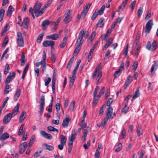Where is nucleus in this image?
<instances>
[{
	"mask_svg": "<svg viewBox=\"0 0 158 158\" xmlns=\"http://www.w3.org/2000/svg\"><path fill=\"white\" fill-rule=\"evenodd\" d=\"M112 108L111 106H109L107 110L106 116V119L107 120L109 119L112 118L111 116L112 114Z\"/></svg>",
	"mask_w": 158,
	"mask_h": 158,
	"instance_id": "12",
	"label": "nucleus"
},
{
	"mask_svg": "<svg viewBox=\"0 0 158 158\" xmlns=\"http://www.w3.org/2000/svg\"><path fill=\"white\" fill-rule=\"evenodd\" d=\"M67 140V138L66 137L63 135H60V142L62 144H64L65 145L66 143V141Z\"/></svg>",
	"mask_w": 158,
	"mask_h": 158,
	"instance_id": "29",
	"label": "nucleus"
},
{
	"mask_svg": "<svg viewBox=\"0 0 158 158\" xmlns=\"http://www.w3.org/2000/svg\"><path fill=\"white\" fill-rule=\"evenodd\" d=\"M102 75V73L101 71H98V72H94L92 74V78L95 80L96 81V84L98 85L99 80L101 78Z\"/></svg>",
	"mask_w": 158,
	"mask_h": 158,
	"instance_id": "4",
	"label": "nucleus"
},
{
	"mask_svg": "<svg viewBox=\"0 0 158 158\" xmlns=\"http://www.w3.org/2000/svg\"><path fill=\"white\" fill-rule=\"evenodd\" d=\"M44 95H42L40 99V115H42L45 106Z\"/></svg>",
	"mask_w": 158,
	"mask_h": 158,
	"instance_id": "7",
	"label": "nucleus"
},
{
	"mask_svg": "<svg viewBox=\"0 0 158 158\" xmlns=\"http://www.w3.org/2000/svg\"><path fill=\"white\" fill-rule=\"evenodd\" d=\"M91 5V4L88 3L85 6L83 9L81 15H78L77 17V19H79V20L80 18H82V19L84 18L90 8Z\"/></svg>",
	"mask_w": 158,
	"mask_h": 158,
	"instance_id": "3",
	"label": "nucleus"
},
{
	"mask_svg": "<svg viewBox=\"0 0 158 158\" xmlns=\"http://www.w3.org/2000/svg\"><path fill=\"white\" fill-rule=\"evenodd\" d=\"M26 112L24 111H23L22 112L19 117V122L20 123H21L23 121L26 117Z\"/></svg>",
	"mask_w": 158,
	"mask_h": 158,
	"instance_id": "24",
	"label": "nucleus"
},
{
	"mask_svg": "<svg viewBox=\"0 0 158 158\" xmlns=\"http://www.w3.org/2000/svg\"><path fill=\"white\" fill-rule=\"evenodd\" d=\"M143 12V8L140 7L137 11L138 16L139 18H140L141 17V15Z\"/></svg>",
	"mask_w": 158,
	"mask_h": 158,
	"instance_id": "53",
	"label": "nucleus"
},
{
	"mask_svg": "<svg viewBox=\"0 0 158 158\" xmlns=\"http://www.w3.org/2000/svg\"><path fill=\"white\" fill-rule=\"evenodd\" d=\"M126 4L125 2H123L118 7L117 11L118 12H119L120 10H123Z\"/></svg>",
	"mask_w": 158,
	"mask_h": 158,
	"instance_id": "35",
	"label": "nucleus"
},
{
	"mask_svg": "<svg viewBox=\"0 0 158 158\" xmlns=\"http://www.w3.org/2000/svg\"><path fill=\"white\" fill-rule=\"evenodd\" d=\"M69 118L66 117L63 120L62 126L64 128L67 127L69 125Z\"/></svg>",
	"mask_w": 158,
	"mask_h": 158,
	"instance_id": "22",
	"label": "nucleus"
},
{
	"mask_svg": "<svg viewBox=\"0 0 158 158\" xmlns=\"http://www.w3.org/2000/svg\"><path fill=\"white\" fill-rule=\"evenodd\" d=\"M48 7V6L45 4L43 8H42L41 10L39 12V14H40L39 15H41L44 12V11L46 10L47 8Z\"/></svg>",
	"mask_w": 158,
	"mask_h": 158,
	"instance_id": "52",
	"label": "nucleus"
},
{
	"mask_svg": "<svg viewBox=\"0 0 158 158\" xmlns=\"http://www.w3.org/2000/svg\"><path fill=\"white\" fill-rule=\"evenodd\" d=\"M153 25L152 19L149 20L147 23L145 27V32L147 35L151 29Z\"/></svg>",
	"mask_w": 158,
	"mask_h": 158,
	"instance_id": "6",
	"label": "nucleus"
},
{
	"mask_svg": "<svg viewBox=\"0 0 158 158\" xmlns=\"http://www.w3.org/2000/svg\"><path fill=\"white\" fill-rule=\"evenodd\" d=\"M157 45L156 41L154 40L151 45V51H154L156 50L157 48Z\"/></svg>",
	"mask_w": 158,
	"mask_h": 158,
	"instance_id": "45",
	"label": "nucleus"
},
{
	"mask_svg": "<svg viewBox=\"0 0 158 158\" xmlns=\"http://www.w3.org/2000/svg\"><path fill=\"white\" fill-rule=\"evenodd\" d=\"M136 2V1L135 0L133 2H132L130 5V7L131 8V10L133 11L134 9V7L135 6V3Z\"/></svg>",
	"mask_w": 158,
	"mask_h": 158,
	"instance_id": "56",
	"label": "nucleus"
},
{
	"mask_svg": "<svg viewBox=\"0 0 158 158\" xmlns=\"http://www.w3.org/2000/svg\"><path fill=\"white\" fill-rule=\"evenodd\" d=\"M51 58L53 63L55 62L56 60V58L54 54L52 52L51 53Z\"/></svg>",
	"mask_w": 158,
	"mask_h": 158,
	"instance_id": "59",
	"label": "nucleus"
},
{
	"mask_svg": "<svg viewBox=\"0 0 158 158\" xmlns=\"http://www.w3.org/2000/svg\"><path fill=\"white\" fill-rule=\"evenodd\" d=\"M122 144L120 143H119L118 144V147L117 148H116L115 150L116 152H119L120 150H121L122 149Z\"/></svg>",
	"mask_w": 158,
	"mask_h": 158,
	"instance_id": "55",
	"label": "nucleus"
},
{
	"mask_svg": "<svg viewBox=\"0 0 158 158\" xmlns=\"http://www.w3.org/2000/svg\"><path fill=\"white\" fill-rule=\"evenodd\" d=\"M24 127V125L22 124L21 125L18 131V135H20L23 134L24 131V130L23 129Z\"/></svg>",
	"mask_w": 158,
	"mask_h": 158,
	"instance_id": "41",
	"label": "nucleus"
},
{
	"mask_svg": "<svg viewBox=\"0 0 158 158\" xmlns=\"http://www.w3.org/2000/svg\"><path fill=\"white\" fill-rule=\"evenodd\" d=\"M60 36V35H58L57 34H54L51 35H47L46 37L47 39H51L53 40H56L59 38Z\"/></svg>",
	"mask_w": 158,
	"mask_h": 158,
	"instance_id": "16",
	"label": "nucleus"
},
{
	"mask_svg": "<svg viewBox=\"0 0 158 158\" xmlns=\"http://www.w3.org/2000/svg\"><path fill=\"white\" fill-rule=\"evenodd\" d=\"M139 88H138L137 89L136 91L135 92V94L133 97L131 101H132L134 100V99L139 97Z\"/></svg>",
	"mask_w": 158,
	"mask_h": 158,
	"instance_id": "34",
	"label": "nucleus"
},
{
	"mask_svg": "<svg viewBox=\"0 0 158 158\" xmlns=\"http://www.w3.org/2000/svg\"><path fill=\"white\" fill-rule=\"evenodd\" d=\"M127 104H126L125 106L121 110V112L122 113H124L125 114H126L129 108V107L128 106H127Z\"/></svg>",
	"mask_w": 158,
	"mask_h": 158,
	"instance_id": "50",
	"label": "nucleus"
},
{
	"mask_svg": "<svg viewBox=\"0 0 158 158\" xmlns=\"http://www.w3.org/2000/svg\"><path fill=\"white\" fill-rule=\"evenodd\" d=\"M74 57L73 56L72 57L70 60L66 68L68 69L70 71V68L71 67L72 64L74 61Z\"/></svg>",
	"mask_w": 158,
	"mask_h": 158,
	"instance_id": "28",
	"label": "nucleus"
},
{
	"mask_svg": "<svg viewBox=\"0 0 158 158\" xmlns=\"http://www.w3.org/2000/svg\"><path fill=\"white\" fill-rule=\"evenodd\" d=\"M5 13V10L2 9L0 10V22L2 20Z\"/></svg>",
	"mask_w": 158,
	"mask_h": 158,
	"instance_id": "43",
	"label": "nucleus"
},
{
	"mask_svg": "<svg viewBox=\"0 0 158 158\" xmlns=\"http://www.w3.org/2000/svg\"><path fill=\"white\" fill-rule=\"evenodd\" d=\"M44 34V32H43L39 34L38 36L36 41L37 42L40 43L42 40L43 36Z\"/></svg>",
	"mask_w": 158,
	"mask_h": 158,
	"instance_id": "38",
	"label": "nucleus"
},
{
	"mask_svg": "<svg viewBox=\"0 0 158 158\" xmlns=\"http://www.w3.org/2000/svg\"><path fill=\"white\" fill-rule=\"evenodd\" d=\"M35 135H33L32 136L28 143V145L30 147H31L33 143L35 141Z\"/></svg>",
	"mask_w": 158,
	"mask_h": 158,
	"instance_id": "42",
	"label": "nucleus"
},
{
	"mask_svg": "<svg viewBox=\"0 0 158 158\" xmlns=\"http://www.w3.org/2000/svg\"><path fill=\"white\" fill-rule=\"evenodd\" d=\"M43 147L44 149L48 150L50 151H52L54 149V148L52 146L46 143L43 144Z\"/></svg>",
	"mask_w": 158,
	"mask_h": 158,
	"instance_id": "26",
	"label": "nucleus"
},
{
	"mask_svg": "<svg viewBox=\"0 0 158 158\" xmlns=\"http://www.w3.org/2000/svg\"><path fill=\"white\" fill-rule=\"evenodd\" d=\"M41 135L44 137L49 139H52V136L49 134L47 133L44 131H40Z\"/></svg>",
	"mask_w": 158,
	"mask_h": 158,
	"instance_id": "15",
	"label": "nucleus"
},
{
	"mask_svg": "<svg viewBox=\"0 0 158 158\" xmlns=\"http://www.w3.org/2000/svg\"><path fill=\"white\" fill-rule=\"evenodd\" d=\"M154 64L152 65L151 72L152 73H154V71H155L156 68L158 67V62L157 61H154Z\"/></svg>",
	"mask_w": 158,
	"mask_h": 158,
	"instance_id": "21",
	"label": "nucleus"
},
{
	"mask_svg": "<svg viewBox=\"0 0 158 158\" xmlns=\"http://www.w3.org/2000/svg\"><path fill=\"white\" fill-rule=\"evenodd\" d=\"M16 42L18 46L20 47H23L24 46L23 38L22 33L20 31L17 32Z\"/></svg>",
	"mask_w": 158,
	"mask_h": 158,
	"instance_id": "2",
	"label": "nucleus"
},
{
	"mask_svg": "<svg viewBox=\"0 0 158 158\" xmlns=\"http://www.w3.org/2000/svg\"><path fill=\"white\" fill-rule=\"evenodd\" d=\"M12 89L10 85L8 84L6 86L4 91V94H6L12 91Z\"/></svg>",
	"mask_w": 158,
	"mask_h": 158,
	"instance_id": "25",
	"label": "nucleus"
},
{
	"mask_svg": "<svg viewBox=\"0 0 158 158\" xmlns=\"http://www.w3.org/2000/svg\"><path fill=\"white\" fill-rule=\"evenodd\" d=\"M10 69V67L9 64L7 63L5 66L4 73V74L6 75L9 72V70Z\"/></svg>",
	"mask_w": 158,
	"mask_h": 158,
	"instance_id": "49",
	"label": "nucleus"
},
{
	"mask_svg": "<svg viewBox=\"0 0 158 158\" xmlns=\"http://www.w3.org/2000/svg\"><path fill=\"white\" fill-rule=\"evenodd\" d=\"M29 19L27 17L25 18L23 21V23L25 25L24 28L25 29H27L28 27V25L29 23Z\"/></svg>",
	"mask_w": 158,
	"mask_h": 158,
	"instance_id": "33",
	"label": "nucleus"
},
{
	"mask_svg": "<svg viewBox=\"0 0 158 158\" xmlns=\"http://www.w3.org/2000/svg\"><path fill=\"white\" fill-rule=\"evenodd\" d=\"M55 44V42L52 40L45 41L43 43V45L44 47H52Z\"/></svg>",
	"mask_w": 158,
	"mask_h": 158,
	"instance_id": "14",
	"label": "nucleus"
},
{
	"mask_svg": "<svg viewBox=\"0 0 158 158\" xmlns=\"http://www.w3.org/2000/svg\"><path fill=\"white\" fill-rule=\"evenodd\" d=\"M14 8L12 6H10L9 7L7 11V15L8 17L10 16L12 14V11L14 10Z\"/></svg>",
	"mask_w": 158,
	"mask_h": 158,
	"instance_id": "30",
	"label": "nucleus"
},
{
	"mask_svg": "<svg viewBox=\"0 0 158 158\" xmlns=\"http://www.w3.org/2000/svg\"><path fill=\"white\" fill-rule=\"evenodd\" d=\"M68 38L65 36L63 39L61 43L60 44V46L61 48H63L66 44Z\"/></svg>",
	"mask_w": 158,
	"mask_h": 158,
	"instance_id": "32",
	"label": "nucleus"
},
{
	"mask_svg": "<svg viewBox=\"0 0 158 158\" xmlns=\"http://www.w3.org/2000/svg\"><path fill=\"white\" fill-rule=\"evenodd\" d=\"M137 132V135L139 136L142 134V131L141 130V127L139 125H138Z\"/></svg>",
	"mask_w": 158,
	"mask_h": 158,
	"instance_id": "47",
	"label": "nucleus"
},
{
	"mask_svg": "<svg viewBox=\"0 0 158 158\" xmlns=\"http://www.w3.org/2000/svg\"><path fill=\"white\" fill-rule=\"evenodd\" d=\"M131 81V77L129 76L128 77L127 79L126 80L125 84L124 85V87L125 89H126L127 87L129 86Z\"/></svg>",
	"mask_w": 158,
	"mask_h": 158,
	"instance_id": "23",
	"label": "nucleus"
},
{
	"mask_svg": "<svg viewBox=\"0 0 158 158\" xmlns=\"http://www.w3.org/2000/svg\"><path fill=\"white\" fill-rule=\"evenodd\" d=\"M84 32V30L82 29L79 33L75 45L76 48L74 52V55L75 56H76L80 50L81 46L83 42V40L82 39Z\"/></svg>",
	"mask_w": 158,
	"mask_h": 158,
	"instance_id": "1",
	"label": "nucleus"
},
{
	"mask_svg": "<svg viewBox=\"0 0 158 158\" xmlns=\"http://www.w3.org/2000/svg\"><path fill=\"white\" fill-rule=\"evenodd\" d=\"M50 24V22L48 19H45L44 20L42 23L41 26L42 29L44 30H45L47 29V27Z\"/></svg>",
	"mask_w": 158,
	"mask_h": 158,
	"instance_id": "18",
	"label": "nucleus"
},
{
	"mask_svg": "<svg viewBox=\"0 0 158 158\" xmlns=\"http://www.w3.org/2000/svg\"><path fill=\"white\" fill-rule=\"evenodd\" d=\"M12 117L13 116H12L11 113L7 114L4 117L3 120V123L6 124L8 123Z\"/></svg>",
	"mask_w": 158,
	"mask_h": 158,
	"instance_id": "10",
	"label": "nucleus"
},
{
	"mask_svg": "<svg viewBox=\"0 0 158 158\" xmlns=\"http://www.w3.org/2000/svg\"><path fill=\"white\" fill-rule=\"evenodd\" d=\"M104 19L103 18H101L96 26L95 29H97L98 26L101 28L103 27L104 26Z\"/></svg>",
	"mask_w": 158,
	"mask_h": 158,
	"instance_id": "20",
	"label": "nucleus"
},
{
	"mask_svg": "<svg viewBox=\"0 0 158 158\" xmlns=\"http://www.w3.org/2000/svg\"><path fill=\"white\" fill-rule=\"evenodd\" d=\"M76 75H75L74 73L72 75V77H70V80L69 81L70 82L74 83L76 78Z\"/></svg>",
	"mask_w": 158,
	"mask_h": 158,
	"instance_id": "57",
	"label": "nucleus"
},
{
	"mask_svg": "<svg viewBox=\"0 0 158 158\" xmlns=\"http://www.w3.org/2000/svg\"><path fill=\"white\" fill-rule=\"evenodd\" d=\"M21 93V90L20 89H18L17 90L14 96V100L16 101L17 100L18 98L19 97Z\"/></svg>",
	"mask_w": 158,
	"mask_h": 158,
	"instance_id": "27",
	"label": "nucleus"
},
{
	"mask_svg": "<svg viewBox=\"0 0 158 158\" xmlns=\"http://www.w3.org/2000/svg\"><path fill=\"white\" fill-rule=\"evenodd\" d=\"M43 56L42 57V60L40 62H36L35 63V65L37 67L39 66L40 65L42 64V65L45 63L46 61V55L45 51H44L43 52Z\"/></svg>",
	"mask_w": 158,
	"mask_h": 158,
	"instance_id": "9",
	"label": "nucleus"
},
{
	"mask_svg": "<svg viewBox=\"0 0 158 158\" xmlns=\"http://www.w3.org/2000/svg\"><path fill=\"white\" fill-rule=\"evenodd\" d=\"M124 64L123 62L119 66V67L118 70L116 71L117 72H118V73H121L122 71H123L124 69Z\"/></svg>",
	"mask_w": 158,
	"mask_h": 158,
	"instance_id": "46",
	"label": "nucleus"
},
{
	"mask_svg": "<svg viewBox=\"0 0 158 158\" xmlns=\"http://www.w3.org/2000/svg\"><path fill=\"white\" fill-rule=\"evenodd\" d=\"M100 155V152H99L98 149L96 150L94 156L95 157L97 158H99Z\"/></svg>",
	"mask_w": 158,
	"mask_h": 158,
	"instance_id": "64",
	"label": "nucleus"
},
{
	"mask_svg": "<svg viewBox=\"0 0 158 158\" xmlns=\"http://www.w3.org/2000/svg\"><path fill=\"white\" fill-rule=\"evenodd\" d=\"M9 137V134L6 132H5L1 136L0 139L2 141H4L8 138Z\"/></svg>",
	"mask_w": 158,
	"mask_h": 158,
	"instance_id": "31",
	"label": "nucleus"
},
{
	"mask_svg": "<svg viewBox=\"0 0 158 158\" xmlns=\"http://www.w3.org/2000/svg\"><path fill=\"white\" fill-rule=\"evenodd\" d=\"M42 4L40 2H37L35 4L34 7V13L35 14V16L37 17H39L40 16L39 15V12H40L39 10H40Z\"/></svg>",
	"mask_w": 158,
	"mask_h": 158,
	"instance_id": "5",
	"label": "nucleus"
},
{
	"mask_svg": "<svg viewBox=\"0 0 158 158\" xmlns=\"http://www.w3.org/2000/svg\"><path fill=\"white\" fill-rule=\"evenodd\" d=\"M146 47L148 50L151 51V43L150 41L148 42Z\"/></svg>",
	"mask_w": 158,
	"mask_h": 158,
	"instance_id": "63",
	"label": "nucleus"
},
{
	"mask_svg": "<svg viewBox=\"0 0 158 158\" xmlns=\"http://www.w3.org/2000/svg\"><path fill=\"white\" fill-rule=\"evenodd\" d=\"M15 76V72L10 73L6 79L5 82V84L6 85L8 84L14 79Z\"/></svg>",
	"mask_w": 158,
	"mask_h": 158,
	"instance_id": "8",
	"label": "nucleus"
},
{
	"mask_svg": "<svg viewBox=\"0 0 158 158\" xmlns=\"http://www.w3.org/2000/svg\"><path fill=\"white\" fill-rule=\"evenodd\" d=\"M73 134H71V136L69 138V139L74 141L76 138V136L77 135L76 132L75 131V129L73 130Z\"/></svg>",
	"mask_w": 158,
	"mask_h": 158,
	"instance_id": "44",
	"label": "nucleus"
},
{
	"mask_svg": "<svg viewBox=\"0 0 158 158\" xmlns=\"http://www.w3.org/2000/svg\"><path fill=\"white\" fill-rule=\"evenodd\" d=\"M98 14L96 10L95 11L94 14L93 15L92 17H91V19L94 20L96 18Z\"/></svg>",
	"mask_w": 158,
	"mask_h": 158,
	"instance_id": "60",
	"label": "nucleus"
},
{
	"mask_svg": "<svg viewBox=\"0 0 158 158\" xmlns=\"http://www.w3.org/2000/svg\"><path fill=\"white\" fill-rule=\"evenodd\" d=\"M113 99L111 98H110L108 100L106 103V105L109 106L111 103L113 102Z\"/></svg>",
	"mask_w": 158,
	"mask_h": 158,
	"instance_id": "62",
	"label": "nucleus"
},
{
	"mask_svg": "<svg viewBox=\"0 0 158 158\" xmlns=\"http://www.w3.org/2000/svg\"><path fill=\"white\" fill-rule=\"evenodd\" d=\"M70 10H68L64 14V16H65V18L63 20L65 23H67L70 21L71 19L70 17Z\"/></svg>",
	"mask_w": 158,
	"mask_h": 158,
	"instance_id": "11",
	"label": "nucleus"
},
{
	"mask_svg": "<svg viewBox=\"0 0 158 158\" xmlns=\"http://www.w3.org/2000/svg\"><path fill=\"white\" fill-rule=\"evenodd\" d=\"M75 101H73L71 103L69 107V110L71 111H73V110L75 106Z\"/></svg>",
	"mask_w": 158,
	"mask_h": 158,
	"instance_id": "51",
	"label": "nucleus"
},
{
	"mask_svg": "<svg viewBox=\"0 0 158 158\" xmlns=\"http://www.w3.org/2000/svg\"><path fill=\"white\" fill-rule=\"evenodd\" d=\"M47 129L50 131H52L53 132L56 131L57 132V133H58L59 131L57 129L52 126H48L47 127Z\"/></svg>",
	"mask_w": 158,
	"mask_h": 158,
	"instance_id": "48",
	"label": "nucleus"
},
{
	"mask_svg": "<svg viewBox=\"0 0 158 158\" xmlns=\"http://www.w3.org/2000/svg\"><path fill=\"white\" fill-rule=\"evenodd\" d=\"M105 8V5H103L101 8L99 10H98L97 12L98 13V15H101L103 13L104 11Z\"/></svg>",
	"mask_w": 158,
	"mask_h": 158,
	"instance_id": "39",
	"label": "nucleus"
},
{
	"mask_svg": "<svg viewBox=\"0 0 158 158\" xmlns=\"http://www.w3.org/2000/svg\"><path fill=\"white\" fill-rule=\"evenodd\" d=\"M126 131L124 129H122L121 131V139H123L125 138L126 136Z\"/></svg>",
	"mask_w": 158,
	"mask_h": 158,
	"instance_id": "54",
	"label": "nucleus"
},
{
	"mask_svg": "<svg viewBox=\"0 0 158 158\" xmlns=\"http://www.w3.org/2000/svg\"><path fill=\"white\" fill-rule=\"evenodd\" d=\"M27 146V143L26 142H24L20 146L19 152L21 154L24 152Z\"/></svg>",
	"mask_w": 158,
	"mask_h": 158,
	"instance_id": "13",
	"label": "nucleus"
},
{
	"mask_svg": "<svg viewBox=\"0 0 158 158\" xmlns=\"http://www.w3.org/2000/svg\"><path fill=\"white\" fill-rule=\"evenodd\" d=\"M79 125L80 126L81 128H82V129L84 128L86 126V124L85 123H84V122H80L79 124Z\"/></svg>",
	"mask_w": 158,
	"mask_h": 158,
	"instance_id": "61",
	"label": "nucleus"
},
{
	"mask_svg": "<svg viewBox=\"0 0 158 158\" xmlns=\"http://www.w3.org/2000/svg\"><path fill=\"white\" fill-rule=\"evenodd\" d=\"M20 60L21 61V66H23L26 62V60L25 59V56L24 54L22 55Z\"/></svg>",
	"mask_w": 158,
	"mask_h": 158,
	"instance_id": "37",
	"label": "nucleus"
},
{
	"mask_svg": "<svg viewBox=\"0 0 158 158\" xmlns=\"http://www.w3.org/2000/svg\"><path fill=\"white\" fill-rule=\"evenodd\" d=\"M90 130V128L89 127H87L86 129H84L83 135L87 136V132Z\"/></svg>",
	"mask_w": 158,
	"mask_h": 158,
	"instance_id": "58",
	"label": "nucleus"
},
{
	"mask_svg": "<svg viewBox=\"0 0 158 158\" xmlns=\"http://www.w3.org/2000/svg\"><path fill=\"white\" fill-rule=\"evenodd\" d=\"M56 75L55 74H53L52 76V92L54 93L55 92V85L56 81Z\"/></svg>",
	"mask_w": 158,
	"mask_h": 158,
	"instance_id": "17",
	"label": "nucleus"
},
{
	"mask_svg": "<svg viewBox=\"0 0 158 158\" xmlns=\"http://www.w3.org/2000/svg\"><path fill=\"white\" fill-rule=\"evenodd\" d=\"M20 105L19 104H18L14 108L13 111L11 114L12 116H15L19 112V110Z\"/></svg>",
	"mask_w": 158,
	"mask_h": 158,
	"instance_id": "19",
	"label": "nucleus"
},
{
	"mask_svg": "<svg viewBox=\"0 0 158 158\" xmlns=\"http://www.w3.org/2000/svg\"><path fill=\"white\" fill-rule=\"evenodd\" d=\"M106 106L105 104H104L102 107L99 110V115H102L103 114V113H104V111L105 110L106 108Z\"/></svg>",
	"mask_w": 158,
	"mask_h": 158,
	"instance_id": "40",
	"label": "nucleus"
},
{
	"mask_svg": "<svg viewBox=\"0 0 158 158\" xmlns=\"http://www.w3.org/2000/svg\"><path fill=\"white\" fill-rule=\"evenodd\" d=\"M9 24L8 23H7L4 26L3 29L2 30V35H4V34L6 33L7 30L9 29Z\"/></svg>",
	"mask_w": 158,
	"mask_h": 158,
	"instance_id": "36",
	"label": "nucleus"
}]
</instances>
